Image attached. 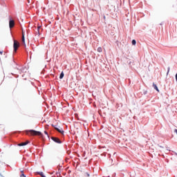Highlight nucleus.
<instances>
[{
	"instance_id": "obj_1",
	"label": "nucleus",
	"mask_w": 177,
	"mask_h": 177,
	"mask_svg": "<svg viewBox=\"0 0 177 177\" xmlns=\"http://www.w3.org/2000/svg\"><path fill=\"white\" fill-rule=\"evenodd\" d=\"M25 132L28 136H41L42 135L41 132L35 130H26Z\"/></svg>"
},
{
	"instance_id": "obj_2",
	"label": "nucleus",
	"mask_w": 177,
	"mask_h": 177,
	"mask_svg": "<svg viewBox=\"0 0 177 177\" xmlns=\"http://www.w3.org/2000/svg\"><path fill=\"white\" fill-rule=\"evenodd\" d=\"M19 46H20V44L19 43V41L14 40L13 48H14L15 53L17 52V49H19Z\"/></svg>"
},
{
	"instance_id": "obj_3",
	"label": "nucleus",
	"mask_w": 177,
	"mask_h": 177,
	"mask_svg": "<svg viewBox=\"0 0 177 177\" xmlns=\"http://www.w3.org/2000/svg\"><path fill=\"white\" fill-rule=\"evenodd\" d=\"M51 139L52 140H53V142H55V143H59V144L62 143V141L58 138L52 137Z\"/></svg>"
},
{
	"instance_id": "obj_4",
	"label": "nucleus",
	"mask_w": 177,
	"mask_h": 177,
	"mask_svg": "<svg viewBox=\"0 0 177 177\" xmlns=\"http://www.w3.org/2000/svg\"><path fill=\"white\" fill-rule=\"evenodd\" d=\"M9 27H10V28H13V27H15V21L14 20H10Z\"/></svg>"
},
{
	"instance_id": "obj_5",
	"label": "nucleus",
	"mask_w": 177,
	"mask_h": 177,
	"mask_svg": "<svg viewBox=\"0 0 177 177\" xmlns=\"http://www.w3.org/2000/svg\"><path fill=\"white\" fill-rule=\"evenodd\" d=\"M30 143V141H26L25 142H21L18 144V146L21 147V146H26V145H28Z\"/></svg>"
},
{
	"instance_id": "obj_6",
	"label": "nucleus",
	"mask_w": 177,
	"mask_h": 177,
	"mask_svg": "<svg viewBox=\"0 0 177 177\" xmlns=\"http://www.w3.org/2000/svg\"><path fill=\"white\" fill-rule=\"evenodd\" d=\"M153 87L154 88V89L156 91H157V92H160V90L158 89V87H157V84L153 83Z\"/></svg>"
},
{
	"instance_id": "obj_7",
	"label": "nucleus",
	"mask_w": 177,
	"mask_h": 177,
	"mask_svg": "<svg viewBox=\"0 0 177 177\" xmlns=\"http://www.w3.org/2000/svg\"><path fill=\"white\" fill-rule=\"evenodd\" d=\"M37 174H38V175H40V176H41V177H46V176H45V175H44V172H42V171H39Z\"/></svg>"
},
{
	"instance_id": "obj_8",
	"label": "nucleus",
	"mask_w": 177,
	"mask_h": 177,
	"mask_svg": "<svg viewBox=\"0 0 177 177\" xmlns=\"http://www.w3.org/2000/svg\"><path fill=\"white\" fill-rule=\"evenodd\" d=\"M97 52H99L100 53H102V52H103V49L102 48V47L97 48Z\"/></svg>"
},
{
	"instance_id": "obj_9",
	"label": "nucleus",
	"mask_w": 177,
	"mask_h": 177,
	"mask_svg": "<svg viewBox=\"0 0 177 177\" xmlns=\"http://www.w3.org/2000/svg\"><path fill=\"white\" fill-rule=\"evenodd\" d=\"M63 77H64V73L63 72H62L60 75H59L60 80L63 79Z\"/></svg>"
},
{
	"instance_id": "obj_10",
	"label": "nucleus",
	"mask_w": 177,
	"mask_h": 177,
	"mask_svg": "<svg viewBox=\"0 0 177 177\" xmlns=\"http://www.w3.org/2000/svg\"><path fill=\"white\" fill-rule=\"evenodd\" d=\"M132 45H136V40L135 39L132 40Z\"/></svg>"
},
{
	"instance_id": "obj_11",
	"label": "nucleus",
	"mask_w": 177,
	"mask_h": 177,
	"mask_svg": "<svg viewBox=\"0 0 177 177\" xmlns=\"http://www.w3.org/2000/svg\"><path fill=\"white\" fill-rule=\"evenodd\" d=\"M55 129L57 130V131H58L59 132V133H63V131H62V130H60V129H57V128H55Z\"/></svg>"
},
{
	"instance_id": "obj_12",
	"label": "nucleus",
	"mask_w": 177,
	"mask_h": 177,
	"mask_svg": "<svg viewBox=\"0 0 177 177\" xmlns=\"http://www.w3.org/2000/svg\"><path fill=\"white\" fill-rule=\"evenodd\" d=\"M22 42H24V44L26 42V39H24V35H22Z\"/></svg>"
},
{
	"instance_id": "obj_13",
	"label": "nucleus",
	"mask_w": 177,
	"mask_h": 177,
	"mask_svg": "<svg viewBox=\"0 0 177 177\" xmlns=\"http://www.w3.org/2000/svg\"><path fill=\"white\" fill-rule=\"evenodd\" d=\"M84 176H85V177H89V176H90V175H89V174L86 173V174H85V175H84Z\"/></svg>"
},
{
	"instance_id": "obj_14",
	"label": "nucleus",
	"mask_w": 177,
	"mask_h": 177,
	"mask_svg": "<svg viewBox=\"0 0 177 177\" xmlns=\"http://www.w3.org/2000/svg\"><path fill=\"white\" fill-rule=\"evenodd\" d=\"M20 177H26V176L24 175V174H21Z\"/></svg>"
},
{
	"instance_id": "obj_15",
	"label": "nucleus",
	"mask_w": 177,
	"mask_h": 177,
	"mask_svg": "<svg viewBox=\"0 0 177 177\" xmlns=\"http://www.w3.org/2000/svg\"><path fill=\"white\" fill-rule=\"evenodd\" d=\"M21 175H23V174H24V170H21Z\"/></svg>"
},
{
	"instance_id": "obj_16",
	"label": "nucleus",
	"mask_w": 177,
	"mask_h": 177,
	"mask_svg": "<svg viewBox=\"0 0 177 177\" xmlns=\"http://www.w3.org/2000/svg\"><path fill=\"white\" fill-rule=\"evenodd\" d=\"M44 133H46V135H48V132L46 131H44Z\"/></svg>"
},
{
	"instance_id": "obj_17",
	"label": "nucleus",
	"mask_w": 177,
	"mask_h": 177,
	"mask_svg": "<svg viewBox=\"0 0 177 177\" xmlns=\"http://www.w3.org/2000/svg\"><path fill=\"white\" fill-rule=\"evenodd\" d=\"M168 73H169V68H168V71H167V74H168Z\"/></svg>"
},
{
	"instance_id": "obj_18",
	"label": "nucleus",
	"mask_w": 177,
	"mask_h": 177,
	"mask_svg": "<svg viewBox=\"0 0 177 177\" xmlns=\"http://www.w3.org/2000/svg\"><path fill=\"white\" fill-rule=\"evenodd\" d=\"M41 28V26H38V30H39Z\"/></svg>"
},
{
	"instance_id": "obj_19",
	"label": "nucleus",
	"mask_w": 177,
	"mask_h": 177,
	"mask_svg": "<svg viewBox=\"0 0 177 177\" xmlns=\"http://www.w3.org/2000/svg\"><path fill=\"white\" fill-rule=\"evenodd\" d=\"M3 52L2 51H0V55H2Z\"/></svg>"
},
{
	"instance_id": "obj_20",
	"label": "nucleus",
	"mask_w": 177,
	"mask_h": 177,
	"mask_svg": "<svg viewBox=\"0 0 177 177\" xmlns=\"http://www.w3.org/2000/svg\"><path fill=\"white\" fill-rule=\"evenodd\" d=\"M62 177V176H61Z\"/></svg>"
}]
</instances>
